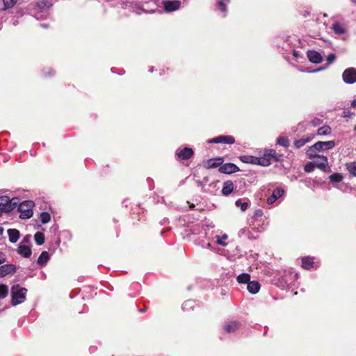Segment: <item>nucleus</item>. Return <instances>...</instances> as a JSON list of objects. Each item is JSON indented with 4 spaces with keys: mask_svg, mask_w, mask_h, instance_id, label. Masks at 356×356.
Here are the masks:
<instances>
[{
    "mask_svg": "<svg viewBox=\"0 0 356 356\" xmlns=\"http://www.w3.org/2000/svg\"><path fill=\"white\" fill-rule=\"evenodd\" d=\"M193 302L191 300H188L184 302L183 305V308H185L186 306L191 305Z\"/></svg>",
    "mask_w": 356,
    "mask_h": 356,
    "instance_id": "42",
    "label": "nucleus"
},
{
    "mask_svg": "<svg viewBox=\"0 0 356 356\" xmlns=\"http://www.w3.org/2000/svg\"><path fill=\"white\" fill-rule=\"evenodd\" d=\"M41 26L46 28L47 26L45 24H41Z\"/></svg>",
    "mask_w": 356,
    "mask_h": 356,
    "instance_id": "47",
    "label": "nucleus"
},
{
    "mask_svg": "<svg viewBox=\"0 0 356 356\" xmlns=\"http://www.w3.org/2000/svg\"><path fill=\"white\" fill-rule=\"evenodd\" d=\"M307 56L310 62L313 63H320L322 61L321 55L316 51L314 50H309L307 52Z\"/></svg>",
    "mask_w": 356,
    "mask_h": 356,
    "instance_id": "14",
    "label": "nucleus"
},
{
    "mask_svg": "<svg viewBox=\"0 0 356 356\" xmlns=\"http://www.w3.org/2000/svg\"><path fill=\"white\" fill-rule=\"evenodd\" d=\"M8 294V286L6 284H0V300L4 299Z\"/></svg>",
    "mask_w": 356,
    "mask_h": 356,
    "instance_id": "28",
    "label": "nucleus"
},
{
    "mask_svg": "<svg viewBox=\"0 0 356 356\" xmlns=\"http://www.w3.org/2000/svg\"><path fill=\"white\" fill-rule=\"evenodd\" d=\"M315 165H314V163H307V165H305L304 169H305V171L307 172H312L314 168H315Z\"/></svg>",
    "mask_w": 356,
    "mask_h": 356,
    "instance_id": "38",
    "label": "nucleus"
},
{
    "mask_svg": "<svg viewBox=\"0 0 356 356\" xmlns=\"http://www.w3.org/2000/svg\"><path fill=\"white\" fill-rule=\"evenodd\" d=\"M318 134L321 136L327 135L331 132V128L329 126H323L318 129Z\"/></svg>",
    "mask_w": 356,
    "mask_h": 356,
    "instance_id": "31",
    "label": "nucleus"
},
{
    "mask_svg": "<svg viewBox=\"0 0 356 356\" xmlns=\"http://www.w3.org/2000/svg\"><path fill=\"white\" fill-rule=\"evenodd\" d=\"M346 168L350 174L356 177V162L347 163Z\"/></svg>",
    "mask_w": 356,
    "mask_h": 356,
    "instance_id": "26",
    "label": "nucleus"
},
{
    "mask_svg": "<svg viewBox=\"0 0 356 356\" xmlns=\"http://www.w3.org/2000/svg\"><path fill=\"white\" fill-rule=\"evenodd\" d=\"M34 239L37 245H41L44 243V235L42 232H36L34 235Z\"/></svg>",
    "mask_w": 356,
    "mask_h": 356,
    "instance_id": "25",
    "label": "nucleus"
},
{
    "mask_svg": "<svg viewBox=\"0 0 356 356\" xmlns=\"http://www.w3.org/2000/svg\"><path fill=\"white\" fill-rule=\"evenodd\" d=\"M222 163V158L217 157L207 160L205 166L207 168H213L216 167H220Z\"/></svg>",
    "mask_w": 356,
    "mask_h": 356,
    "instance_id": "15",
    "label": "nucleus"
},
{
    "mask_svg": "<svg viewBox=\"0 0 356 356\" xmlns=\"http://www.w3.org/2000/svg\"><path fill=\"white\" fill-rule=\"evenodd\" d=\"M229 0H218V6L219 9L225 13L226 12V6L227 4H229Z\"/></svg>",
    "mask_w": 356,
    "mask_h": 356,
    "instance_id": "32",
    "label": "nucleus"
},
{
    "mask_svg": "<svg viewBox=\"0 0 356 356\" xmlns=\"http://www.w3.org/2000/svg\"><path fill=\"white\" fill-rule=\"evenodd\" d=\"M236 280L240 284H248L250 282V276L248 273H241L237 277Z\"/></svg>",
    "mask_w": 356,
    "mask_h": 356,
    "instance_id": "23",
    "label": "nucleus"
},
{
    "mask_svg": "<svg viewBox=\"0 0 356 356\" xmlns=\"http://www.w3.org/2000/svg\"><path fill=\"white\" fill-rule=\"evenodd\" d=\"M284 193V191L282 188H275L272 195L268 197L267 199V203L268 204H271L274 203L277 199L281 197Z\"/></svg>",
    "mask_w": 356,
    "mask_h": 356,
    "instance_id": "13",
    "label": "nucleus"
},
{
    "mask_svg": "<svg viewBox=\"0 0 356 356\" xmlns=\"http://www.w3.org/2000/svg\"><path fill=\"white\" fill-rule=\"evenodd\" d=\"M351 106L353 107V108H356V99H355L352 103H351Z\"/></svg>",
    "mask_w": 356,
    "mask_h": 356,
    "instance_id": "43",
    "label": "nucleus"
},
{
    "mask_svg": "<svg viewBox=\"0 0 356 356\" xmlns=\"http://www.w3.org/2000/svg\"><path fill=\"white\" fill-rule=\"evenodd\" d=\"M234 188V183L230 180L226 181L223 183L222 193V195L227 196L233 192Z\"/></svg>",
    "mask_w": 356,
    "mask_h": 356,
    "instance_id": "16",
    "label": "nucleus"
},
{
    "mask_svg": "<svg viewBox=\"0 0 356 356\" xmlns=\"http://www.w3.org/2000/svg\"><path fill=\"white\" fill-rule=\"evenodd\" d=\"M343 81L348 84H353L356 82V69L349 67L343 72Z\"/></svg>",
    "mask_w": 356,
    "mask_h": 356,
    "instance_id": "6",
    "label": "nucleus"
},
{
    "mask_svg": "<svg viewBox=\"0 0 356 356\" xmlns=\"http://www.w3.org/2000/svg\"><path fill=\"white\" fill-rule=\"evenodd\" d=\"M40 220H41L42 223L46 224L50 221L51 216L47 212H42L40 214Z\"/></svg>",
    "mask_w": 356,
    "mask_h": 356,
    "instance_id": "35",
    "label": "nucleus"
},
{
    "mask_svg": "<svg viewBox=\"0 0 356 356\" xmlns=\"http://www.w3.org/2000/svg\"><path fill=\"white\" fill-rule=\"evenodd\" d=\"M240 327V323L236 321H232L225 325L224 329L226 332L232 333L238 330Z\"/></svg>",
    "mask_w": 356,
    "mask_h": 356,
    "instance_id": "20",
    "label": "nucleus"
},
{
    "mask_svg": "<svg viewBox=\"0 0 356 356\" xmlns=\"http://www.w3.org/2000/svg\"><path fill=\"white\" fill-rule=\"evenodd\" d=\"M18 211L20 213L19 218L22 219H28L32 217L33 214V208L34 202L31 200H26L17 204Z\"/></svg>",
    "mask_w": 356,
    "mask_h": 356,
    "instance_id": "3",
    "label": "nucleus"
},
{
    "mask_svg": "<svg viewBox=\"0 0 356 356\" xmlns=\"http://www.w3.org/2000/svg\"><path fill=\"white\" fill-rule=\"evenodd\" d=\"M49 259V254L47 251H43L38 259V264L44 266Z\"/></svg>",
    "mask_w": 356,
    "mask_h": 356,
    "instance_id": "21",
    "label": "nucleus"
},
{
    "mask_svg": "<svg viewBox=\"0 0 356 356\" xmlns=\"http://www.w3.org/2000/svg\"><path fill=\"white\" fill-rule=\"evenodd\" d=\"M241 161L246 163L259 164L263 166H267L270 164V161L266 158L259 159L252 156H241Z\"/></svg>",
    "mask_w": 356,
    "mask_h": 356,
    "instance_id": "5",
    "label": "nucleus"
},
{
    "mask_svg": "<svg viewBox=\"0 0 356 356\" xmlns=\"http://www.w3.org/2000/svg\"><path fill=\"white\" fill-rule=\"evenodd\" d=\"M335 145V143L333 140H329V141H318L316 143L312 146L309 147L307 154L309 158H312L316 156L315 152L316 151H323L327 149H332Z\"/></svg>",
    "mask_w": 356,
    "mask_h": 356,
    "instance_id": "2",
    "label": "nucleus"
},
{
    "mask_svg": "<svg viewBox=\"0 0 356 356\" xmlns=\"http://www.w3.org/2000/svg\"><path fill=\"white\" fill-rule=\"evenodd\" d=\"M343 179V176L341 173H334L329 177V179L332 183H339Z\"/></svg>",
    "mask_w": 356,
    "mask_h": 356,
    "instance_id": "24",
    "label": "nucleus"
},
{
    "mask_svg": "<svg viewBox=\"0 0 356 356\" xmlns=\"http://www.w3.org/2000/svg\"><path fill=\"white\" fill-rule=\"evenodd\" d=\"M17 252L25 258H29L31 255V248L25 245H19Z\"/></svg>",
    "mask_w": 356,
    "mask_h": 356,
    "instance_id": "18",
    "label": "nucleus"
},
{
    "mask_svg": "<svg viewBox=\"0 0 356 356\" xmlns=\"http://www.w3.org/2000/svg\"><path fill=\"white\" fill-rule=\"evenodd\" d=\"M332 30L337 34H343L345 33V29L339 23H334L332 26Z\"/></svg>",
    "mask_w": 356,
    "mask_h": 356,
    "instance_id": "27",
    "label": "nucleus"
},
{
    "mask_svg": "<svg viewBox=\"0 0 356 356\" xmlns=\"http://www.w3.org/2000/svg\"><path fill=\"white\" fill-rule=\"evenodd\" d=\"M353 1L354 3H356V0H353Z\"/></svg>",
    "mask_w": 356,
    "mask_h": 356,
    "instance_id": "48",
    "label": "nucleus"
},
{
    "mask_svg": "<svg viewBox=\"0 0 356 356\" xmlns=\"http://www.w3.org/2000/svg\"><path fill=\"white\" fill-rule=\"evenodd\" d=\"M239 170L237 165L234 163H227L224 165H221L219 168V172L223 174H232L236 172Z\"/></svg>",
    "mask_w": 356,
    "mask_h": 356,
    "instance_id": "12",
    "label": "nucleus"
},
{
    "mask_svg": "<svg viewBox=\"0 0 356 356\" xmlns=\"http://www.w3.org/2000/svg\"><path fill=\"white\" fill-rule=\"evenodd\" d=\"M8 234L9 236V241L12 243H16L19 238V232L15 229H8Z\"/></svg>",
    "mask_w": 356,
    "mask_h": 356,
    "instance_id": "19",
    "label": "nucleus"
},
{
    "mask_svg": "<svg viewBox=\"0 0 356 356\" xmlns=\"http://www.w3.org/2000/svg\"><path fill=\"white\" fill-rule=\"evenodd\" d=\"M276 154V152L274 149H266L264 152V156L265 157H270V158H275Z\"/></svg>",
    "mask_w": 356,
    "mask_h": 356,
    "instance_id": "37",
    "label": "nucleus"
},
{
    "mask_svg": "<svg viewBox=\"0 0 356 356\" xmlns=\"http://www.w3.org/2000/svg\"><path fill=\"white\" fill-rule=\"evenodd\" d=\"M309 141V138H300L299 140H295L294 142V145L296 146V147L297 148H300L302 147V146H304L307 143H308Z\"/></svg>",
    "mask_w": 356,
    "mask_h": 356,
    "instance_id": "30",
    "label": "nucleus"
},
{
    "mask_svg": "<svg viewBox=\"0 0 356 356\" xmlns=\"http://www.w3.org/2000/svg\"><path fill=\"white\" fill-rule=\"evenodd\" d=\"M31 235H26L24 237L22 240V243H29L31 241Z\"/></svg>",
    "mask_w": 356,
    "mask_h": 356,
    "instance_id": "41",
    "label": "nucleus"
},
{
    "mask_svg": "<svg viewBox=\"0 0 356 356\" xmlns=\"http://www.w3.org/2000/svg\"><path fill=\"white\" fill-rule=\"evenodd\" d=\"M18 204V198L14 197L10 199L8 196L0 197V216L3 213H8L15 208Z\"/></svg>",
    "mask_w": 356,
    "mask_h": 356,
    "instance_id": "4",
    "label": "nucleus"
},
{
    "mask_svg": "<svg viewBox=\"0 0 356 356\" xmlns=\"http://www.w3.org/2000/svg\"><path fill=\"white\" fill-rule=\"evenodd\" d=\"M235 204L236 207H240L243 211H245L248 206L247 202H243L241 200H237Z\"/></svg>",
    "mask_w": 356,
    "mask_h": 356,
    "instance_id": "36",
    "label": "nucleus"
},
{
    "mask_svg": "<svg viewBox=\"0 0 356 356\" xmlns=\"http://www.w3.org/2000/svg\"><path fill=\"white\" fill-rule=\"evenodd\" d=\"M3 3V10L10 9L14 7L17 0H2Z\"/></svg>",
    "mask_w": 356,
    "mask_h": 356,
    "instance_id": "29",
    "label": "nucleus"
},
{
    "mask_svg": "<svg viewBox=\"0 0 356 356\" xmlns=\"http://www.w3.org/2000/svg\"><path fill=\"white\" fill-rule=\"evenodd\" d=\"M26 289L20 287L19 285H13L11 288V303L15 306L22 303L26 299Z\"/></svg>",
    "mask_w": 356,
    "mask_h": 356,
    "instance_id": "1",
    "label": "nucleus"
},
{
    "mask_svg": "<svg viewBox=\"0 0 356 356\" xmlns=\"http://www.w3.org/2000/svg\"><path fill=\"white\" fill-rule=\"evenodd\" d=\"M260 284L257 281H250L247 285L248 291L252 294H256L260 289Z\"/></svg>",
    "mask_w": 356,
    "mask_h": 356,
    "instance_id": "17",
    "label": "nucleus"
},
{
    "mask_svg": "<svg viewBox=\"0 0 356 356\" xmlns=\"http://www.w3.org/2000/svg\"><path fill=\"white\" fill-rule=\"evenodd\" d=\"M3 233V228L0 227V236L2 235Z\"/></svg>",
    "mask_w": 356,
    "mask_h": 356,
    "instance_id": "44",
    "label": "nucleus"
},
{
    "mask_svg": "<svg viewBox=\"0 0 356 356\" xmlns=\"http://www.w3.org/2000/svg\"><path fill=\"white\" fill-rule=\"evenodd\" d=\"M235 140L232 136H220L212 138L209 141V143H226L233 144Z\"/></svg>",
    "mask_w": 356,
    "mask_h": 356,
    "instance_id": "11",
    "label": "nucleus"
},
{
    "mask_svg": "<svg viewBox=\"0 0 356 356\" xmlns=\"http://www.w3.org/2000/svg\"><path fill=\"white\" fill-rule=\"evenodd\" d=\"M16 272V266L11 264H3L0 266V277L8 275H13Z\"/></svg>",
    "mask_w": 356,
    "mask_h": 356,
    "instance_id": "10",
    "label": "nucleus"
},
{
    "mask_svg": "<svg viewBox=\"0 0 356 356\" xmlns=\"http://www.w3.org/2000/svg\"><path fill=\"white\" fill-rule=\"evenodd\" d=\"M277 144L280 145L287 147L289 146V140L286 137H279L277 140Z\"/></svg>",
    "mask_w": 356,
    "mask_h": 356,
    "instance_id": "33",
    "label": "nucleus"
},
{
    "mask_svg": "<svg viewBox=\"0 0 356 356\" xmlns=\"http://www.w3.org/2000/svg\"><path fill=\"white\" fill-rule=\"evenodd\" d=\"M193 155V150L189 147H184L183 149L179 148L176 151V156L179 160L189 159Z\"/></svg>",
    "mask_w": 356,
    "mask_h": 356,
    "instance_id": "8",
    "label": "nucleus"
},
{
    "mask_svg": "<svg viewBox=\"0 0 356 356\" xmlns=\"http://www.w3.org/2000/svg\"><path fill=\"white\" fill-rule=\"evenodd\" d=\"M293 56L295 57H298V51H293Z\"/></svg>",
    "mask_w": 356,
    "mask_h": 356,
    "instance_id": "45",
    "label": "nucleus"
},
{
    "mask_svg": "<svg viewBox=\"0 0 356 356\" xmlns=\"http://www.w3.org/2000/svg\"><path fill=\"white\" fill-rule=\"evenodd\" d=\"M216 242L218 245L222 246H225L227 243H225V240L227 238V234H223L222 236H216Z\"/></svg>",
    "mask_w": 356,
    "mask_h": 356,
    "instance_id": "34",
    "label": "nucleus"
},
{
    "mask_svg": "<svg viewBox=\"0 0 356 356\" xmlns=\"http://www.w3.org/2000/svg\"><path fill=\"white\" fill-rule=\"evenodd\" d=\"M314 261L311 257H304L302 259V266L305 269H311L313 267Z\"/></svg>",
    "mask_w": 356,
    "mask_h": 356,
    "instance_id": "22",
    "label": "nucleus"
},
{
    "mask_svg": "<svg viewBox=\"0 0 356 356\" xmlns=\"http://www.w3.org/2000/svg\"><path fill=\"white\" fill-rule=\"evenodd\" d=\"M164 10L168 12H173L178 10L181 6V1L179 0L163 1Z\"/></svg>",
    "mask_w": 356,
    "mask_h": 356,
    "instance_id": "9",
    "label": "nucleus"
},
{
    "mask_svg": "<svg viewBox=\"0 0 356 356\" xmlns=\"http://www.w3.org/2000/svg\"><path fill=\"white\" fill-rule=\"evenodd\" d=\"M336 59V56L334 54H330L327 56V60L328 64L333 63Z\"/></svg>",
    "mask_w": 356,
    "mask_h": 356,
    "instance_id": "39",
    "label": "nucleus"
},
{
    "mask_svg": "<svg viewBox=\"0 0 356 356\" xmlns=\"http://www.w3.org/2000/svg\"><path fill=\"white\" fill-rule=\"evenodd\" d=\"M6 261V254L3 252H0V265L3 264Z\"/></svg>",
    "mask_w": 356,
    "mask_h": 356,
    "instance_id": "40",
    "label": "nucleus"
},
{
    "mask_svg": "<svg viewBox=\"0 0 356 356\" xmlns=\"http://www.w3.org/2000/svg\"><path fill=\"white\" fill-rule=\"evenodd\" d=\"M261 211H258L257 212V215H261Z\"/></svg>",
    "mask_w": 356,
    "mask_h": 356,
    "instance_id": "46",
    "label": "nucleus"
},
{
    "mask_svg": "<svg viewBox=\"0 0 356 356\" xmlns=\"http://www.w3.org/2000/svg\"><path fill=\"white\" fill-rule=\"evenodd\" d=\"M314 158L318 159V161H314V165L316 168L326 172L330 171V168L328 165V161L326 156L316 154V156Z\"/></svg>",
    "mask_w": 356,
    "mask_h": 356,
    "instance_id": "7",
    "label": "nucleus"
}]
</instances>
